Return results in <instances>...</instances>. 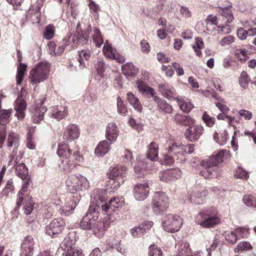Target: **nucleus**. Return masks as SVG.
<instances>
[{
  "label": "nucleus",
  "mask_w": 256,
  "mask_h": 256,
  "mask_svg": "<svg viewBox=\"0 0 256 256\" xmlns=\"http://www.w3.org/2000/svg\"><path fill=\"white\" fill-rule=\"evenodd\" d=\"M50 64L48 62H38L30 72L29 79L33 84L46 80L49 74Z\"/></svg>",
  "instance_id": "5"
},
{
  "label": "nucleus",
  "mask_w": 256,
  "mask_h": 256,
  "mask_svg": "<svg viewBox=\"0 0 256 256\" xmlns=\"http://www.w3.org/2000/svg\"><path fill=\"white\" fill-rule=\"evenodd\" d=\"M239 84L240 86L244 88L248 87V75L245 71L241 72L240 78H239Z\"/></svg>",
  "instance_id": "49"
},
{
  "label": "nucleus",
  "mask_w": 256,
  "mask_h": 256,
  "mask_svg": "<svg viewBox=\"0 0 256 256\" xmlns=\"http://www.w3.org/2000/svg\"><path fill=\"white\" fill-rule=\"evenodd\" d=\"M108 198L106 190L98 189L94 190L91 194V202L89 206V212H102L108 216L109 220L112 222L117 218V214L113 216L112 214L118 210L120 208L123 206L124 202L118 198H114L108 202L105 200Z\"/></svg>",
  "instance_id": "1"
},
{
  "label": "nucleus",
  "mask_w": 256,
  "mask_h": 256,
  "mask_svg": "<svg viewBox=\"0 0 256 256\" xmlns=\"http://www.w3.org/2000/svg\"><path fill=\"white\" fill-rule=\"evenodd\" d=\"M149 191L148 182L144 181L142 183H138L134 188V196L137 200H144L148 196Z\"/></svg>",
  "instance_id": "11"
},
{
  "label": "nucleus",
  "mask_w": 256,
  "mask_h": 256,
  "mask_svg": "<svg viewBox=\"0 0 256 256\" xmlns=\"http://www.w3.org/2000/svg\"><path fill=\"white\" fill-rule=\"evenodd\" d=\"M223 10L222 12L220 15L222 17V20H226V22H230L234 19L231 10L228 9L226 7L224 8L222 7H220Z\"/></svg>",
  "instance_id": "42"
},
{
  "label": "nucleus",
  "mask_w": 256,
  "mask_h": 256,
  "mask_svg": "<svg viewBox=\"0 0 256 256\" xmlns=\"http://www.w3.org/2000/svg\"><path fill=\"white\" fill-rule=\"evenodd\" d=\"M226 240L232 244H234L238 239L236 230L233 232H227L225 234Z\"/></svg>",
  "instance_id": "47"
},
{
  "label": "nucleus",
  "mask_w": 256,
  "mask_h": 256,
  "mask_svg": "<svg viewBox=\"0 0 256 256\" xmlns=\"http://www.w3.org/2000/svg\"><path fill=\"white\" fill-rule=\"evenodd\" d=\"M219 162H218V160H216V157L213 154L212 156H210L208 160L206 162V166L207 167H213L214 166H216L218 164Z\"/></svg>",
  "instance_id": "62"
},
{
  "label": "nucleus",
  "mask_w": 256,
  "mask_h": 256,
  "mask_svg": "<svg viewBox=\"0 0 256 256\" xmlns=\"http://www.w3.org/2000/svg\"><path fill=\"white\" fill-rule=\"evenodd\" d=\"M26 108V101L20 96L15 101L14 109L16 110V114L19 120L23 119L25 116L24 110Z\"/></svg>",
  "instance_id": "19"
},
{
  "label": "nucleus",
  "mask_w": 256,
  "mask_h": 256,
  "mask_svg": "<svg viewBox=\"0 0 256 256\" xmlns=\"http://www.w3.org/2000/svg\"><path fill=\"white\" fill-rule=\"evenodd\" d=\"M80 136V130L78 126L73 124H69L64 133V138L68 141H72L78 138Z\"/></svg>",
  "instance_id": "17"
},
{
  "label": "nucleus",
  "mask_w": 256,
  "mask_h": 256,
  "mask_svg": "<svg viewBox=\"0 0 256 256\" xmlns=\"http://www.w3.org/2000/svg\"><path fill=\"white\" fill-rule=\"evenodd\" d=\"M18 156L16 157L15 161L16 166V174L22 180H26L28 176V169L26 168V165L24 163L18 164Z\"/></svg>",
  "instance_id": "29"
},
{
  "label": "nucleus",
  "mask_w": 256,
  "mask_h": 256,
  "mask_svg": "<svg viewBox=\"0 0 256 256\" xmlns=\"http://www.w3.org/2000/svg\"><path fill=\"white\" fill-rule=\"evenodd\" d=\"M182 224V220L179 216L172 214H167L162 222L164 229L172 233L178 231Z\"/></svg>",
  "instance_id": "8"
},
{
  "label": "nucleus",
  "mask_w": 256,
  "mask_h": 256,
  "mask_svg": "<svg viewBox=\"0 0 256 256\" xmlns=\"http://www.w3.org/2000/svg\"><path fill=\"white\" fill-rule=\"evenodd\" d=\"M204 132V128L200 125H194L190 126L185 132L186 138L190 142L198 140Z\"/></svg>",
  "instance_id": "12"
},
{
  "label": "nucleus",
  "mask_w": 256,
  "mask_h": 256,
  "mask_svg": "<svg viewBox=\"0 0 256 256\" xmlns=\"http://www.w3.org/2000/svg\"><path fill=\"white\" fill-rule=\"evenodd\" d=\"M130 234L134 238H139L144 234L140 226L132 228L130 230Z\"/></svg>",
  "instance_id": "60"
},
{
  "label": "nucleus",
  "mask_w": 256,
  "mask_h": 256,
  "mask_svg": "<svg viewBox=\"0 0 256 256\" xmlns=\"http://www.w3.org/2000/svg\"><path fill=\"white\" fill-rule=\"evenodd\" d=\"M202 119L205 122L206 124L210 128L212 127L215 123L214 118L210 116L206 112L202 116Z\"/></svg>",
  "instance_id": "51"
},
{
  "label": "nucleus",
  "mask_w": 256,
  "mask_h": 256,
  "mask_svg": "<svg viewBox=\"0 0 256 256\" xmlns=\"http://www.w3.org/2000/svg\"><path fill=\"white\" fill-rule=\"evenodd\" d=\"M67 192L76 194L80 191L87 190L89 188V182L86 177L79 175L72 174L69 176L66 180Z\"/></svg>",
  "instance_id": "3"
},
{
  "label": "nucleus",
  "mask_w": 256,
  "mask_h": 256,
  "mask_svg": "<svg viewBox=\"0 0 256 256\" xmlns=\"http://www.w3.org/2000/svg\"><path fill=\"white\" fill-rule=\"evenodd\" d=\"M235 38L232 36H228L223 38L220 42L219 44L222 46H228L234 41Z\"/></svg>",
  "instance_id": "52"
},
{
  "label": "nucleus",
  "mask_w": 256,
  "mask_h": 256,
  "mask_svg": "<svg viewBox=\"0 0 256 256\" xmlns=\"http://www.w3.org/2000/svg\"><path fill=\"white\" fill-rule=\"evenodd\" d=\"M40 5L38 1L34 4L31 8L29 10V13L30 14H34L36 16V17L38 18V17L40 16Z\"/></svg>",
  "instance_id": "53"
},
{
  "label": "nucleus",
  "mask_w": 256,
  "mask_h": 256,
  "mask_svg": "<svg viewBox=\"0 0 256 256\" xmlns=\"http://www.w3.org/2000/svg\"><path fill=\"white\" fill-rule=\"evenodd\" d=\"M110 58L114 60H116L120 64L124 63L126 61V58L124 56L120 55L116 50L108 56Z\"/></svg>",
  "instance_id": "59"
},
{
  "label": "nucleus",
  "mask_w": 256,
  "mask_h": 256,
  "mask_svg": "<svg viewBox=\"0 0 256 256\" xmlns=\"http://www.w3.org/2000/svg\"><path fill=\"white\" fill-rule=\"evenodd\" d=\"M122 74L126 76H134L138 72V68L132 62H127L122 66Z\"/></svg>",
  "instance_id": "28"
},
{
  "label": "nucleus",
  "mask_w": 256,
  "mask_h": 256,
  "mask_svg": "<svg viewBox=\"0 0 256 256\" xmlns=\"http://www.w3.org/2000/svg\"><path fill=\"white\" fill-rule=\"evenodd\" d=\"M54 34V27L52 24L48 25L44 30V36L46 40L52 39Z\"/></svg>",
  "instance_id": "46"
},
{
  "label": "nucleus",
  "mask_w": 256,
  "mask_h": 256,
  "mask_svg": "<svg viewBox=\"0 0 256 256\" xmlns=\"http://www.w3.org/2000/svg\"><path fill=\"white\" fill-rule=\"evenodd\" d=\"M205 192H200L194 193L191 195L190 198V202L194 203L196 204H200L202 203L204 200Z\"/></svg>",
  "instance_id": "38"
},
{
  "label": "nucleus",
  "mask_w": 256,
  "mask_h": 256,
  "mask_svg": "<svg viewBox=\"0 0 256 256\" xmlns=\"http://www.w3.org/2000/svg\"><path fill=\"white\" fill-rule=\"evenodd\" d=\"M68 254L66 256H83L82 252L78 249L72 248L68 249Z\"/></svg>",
  "instance_id": "64"
},
{
  "label": "nucleus",
  "mask_w": 256,
  "mask_h": 256,
  "mask_svg": "<svg viewBox=\"0 0 256 256\" xmlns=\"http://www.w3.org/2000/svg\"><path fill=\"white\" fill-rule=\"evenodd\" d=\"M234 176L236 178L243 180H247L248 178V172L240 168L236 171Z\"/></svg>",
  "instance_id": "55"
},
{
  "label": "nucleus",
  "mask_w": 256,
  "mask_h": 256,
  "mask_svg": "<svg viewBox=\"0 0 256 256\" xmlns=\"http://www.w3.org/2000/svg\"><path fill=\"white\" fill-rule=\"evenodd\" d=\"M110 222L107 220H96L94 224L93 230L95 234L98 236L102 234V233L109 227Z\"/></svg>",
  "instance_id": "22"
},
{
  "label": "nucleus",
  "mask_w": 256,
  "mask_h": 256,
  "mask_svg": "<svg viewBox=\"0 0 256 256\" xmlns=\"http://www.w3.org/2000/svg\"><path fill=\"white\" fill-rule=\"evenodd\" d=\"M76 233L74 232H70L64 238V240L62 243V247L64 246L66 248L68 249H72V246L76 242L75 238Z\"/></svg>",
  "instance_id": "33"
},
{
  "label": "nucleus",
  "mask_w": 256,
  "mask_h": 256,
  "mask_svg": "<svg viewBox=\"0 0 256 256\" xmlns=\"http://www.w3.org/2000/svg\"><path fill=\"white\" fill-rule=\"evenodd\" d=\"M238 238L242 237L247 238L249 235L248 229L247 228H238L235 230Z\"/></svg>",
  "instance_id": "58"
},
{
  "label": "nucleus",
  "mask_w": 256,
  "mask_h": 256,
  "mask_svg": "<svg viewBox=\"0 0 256 256\" xmlns=\"http://www.w3.org/2000/svg\"><path fill=\"white\" fill-rule=\"evenodd\" d=\"M126 168L121 165H117L110 170L108 178L113 182V188L117 189L124 181Z\"/></svg>",
  "instance_id": "9"
},
{
  "label": "nucleus",
  "mask_w": 256,
  "mask_h": 256,
  "mask_svg": "<svg viewBox=\"0 0 256 256\" xmlns=\"http://www.w3.org/2000/svg\"><path fill=\"white\" fill-rule=\"evenodd\" d=\"M154 102L157 104L158 109L165 114H171L172 112V107L163 98L160 97H155Z\"/></svg>",
  "instance_id": "25"
},
{
  "label": "nucleus",
  "mask_w": 256,
  "mask_h": 256,
  "mask_svg": "<svg viewBox=\"0 0 256 256\" xmlns=\"http://www.w3.org/2000/svg\"><path fill=\"white\" fill-rule=\"evenodd\" d=\"M174 119L178 124L186 126L192 125L195 122L194 120L189 116L176 114L174 116Z\"/></svg>",
  "instance_id": "30"
},
{
  "label": "nucleus",
  "mask_w": 256,
  "mask_h": 256,
  "mask_svg": "<svg viewBox=\"0 0 256 256\" xmlns=\"http://www.w3.org/2000/svg\"><path fill=\"white\" fill-rule=\"evenodd\" d=\"M80 22H78L76 26V32L74 34L69 32L66 36L68 42L72 44V48H76L78 45H84L87 44L89 35L92 31L91 27L90 26L84 33L82 32Z\"/></svg>",
  "instance_id": "6"
},
{
  "label": "nucleus",
  "mask_w": 256,
  "mask_h": 256,
  "mask_svg": "<svg viewBox=\"0 0 256 256\" xmlns=\"http://www.w3.org/2000/svg\"><path fill=\"white\" fill-rule=\"evenodd\" d=\"M58 156L62 158L60 164V168L66 172H70L76 165L82 161V157L78 150L72 152L68 144L62 142L58 144L56 151Z\"/></svg>",
  "instance_id": "2"
},
{
  "label": "nucleus",
  "mask_w": 256,
  "mask_h": 256,
  "mask_svg": "<svg viewBox=\"0 0 256 256\" xmlns=\"http://www.w3.org/2000/svg\"><path fill=\"white\" fill-rule=\"evenodd\" d=\"M194 144H190L186 146H184L181 144H177L174 143L172 146H170L168 152H174L176 154L182 155L183 153V151L188 154H192L194 151Z\"/></svg>",
  "instance_id": "16"
},
{
  "label": "nucleus",
  "mask_w": 256,
  "mask_h": 256,
  "mask_svg": "<svg viewBox=\"0 0 256 256\" xmlns=\"http://www.w3.org/2000/svg\"><path fill=\"white\" fill-rule=\"evenodd\" d=\"M18 140H19V138L18 136L16 135L14 133L12 132H10L8 134V148L12 147L13 145H14V146L16 147H18Z\"/></svg>",
  "instance_id": "44"
},
{
  "label": "nucleus",
  "mask_w": 256,
  "mask_h": 256,
  "mask_svg": "<svg viewBox=\"0 0 256 256\" xmlns=\"http://www.w3.org/2000/svg\"><path fill=\"white\" fill-rule=\"evenodd\" d=\"M28 185V181H26L24 182L20 190L19 191L18 197V200L16 202V205L18 207H20L24 199V192L26 191V188Z\"/></svg>",
  "instance_id": "41"
},
{
  "label": "nucleus",
  "mask_w": 256,
  "mask_h": 256,
  "mask_svg": "<svg viewBox=\"0 0 256 256\" xmlns=\"http://www.w3.org/2000/svg\"><path fill=\"white\" fill-rule=\"evenodd\" d=\"M90 56V52L88 49L84 50L79 52V58L78 60L80 68H84L86 64L84 61H88Z\"/></svg>",
  "instance_id": "34"
},
{
  "label": "nucleus",
  "mask_w": 256,
  "mask_h": 256,
  "mask_svg": "<svg viewBox=\"0 0 256 256\" xmlns=\"http://www.w3.org/2000/svg\"><path fill=\"white\" fill-rule=\"evenodd\" d=\"M118 135V128L117 126L113 122L109 123L106 128V136L110 144L116 142Z\"/></svg>",
  "instance_id": "18"
},
{
  "label": "nucleus",
  "mask_w": 256,
  "mask_h": 256,
  "mask_svg": "<svg viewBox=\"0 0 256 256\" xmlns=\"http://www.w3.org/2000/svg\"><path fill=\"white\" fill-rule=\"evenodd\" d=\"M26 65L20 63L18 67L17 74L16 76V82L20 84L23 80L24 76L26 69Z\"/></svg>",
  "instance_id": "39"
},
{
  "label": "nucleus",
  "mask_w": 256,
  "mask_h": 256,
  "mask_svg": "<svg viewBox=\"0 0 256 256\" xmlns=\"http://www.w3.org/2000/svg\"><path fill=\"white\" fill-rule=\"evenodd\" d=\"M158 144L155 142H151L148 147V150L146 154L148 159L152 161L156 160L158 157Z\"/></svg>",
  "instance_id": "32"
},
{
  "label": "nucleus",
  "mask_w": 256,
  "mask_h": 256,
  "mask_svg": "<svg viewBox=\"0 0 256 256\" xmlns=\"http://www.w3.org/2000/svg\"><path fill=\"white\" fill-rule=\"evenodd\" d=\"M196 222L204 228H210L220 222L216 212L214 209L208 208L200 212L196 217Z\"/></svg>",
  "instance_id": "4"
},
{
  "label": "nucleus",
  "mask_w": 256,
  "mask_h": 256,
  "mask_svg": "<svg viewBox=\"0 0 256 256\" xmlns=\"http://www.w3.org/2000/svg\"><path fill=\"white\" fill-rule=\"evenodd\" d=\"M100 212H89V209L86 215L83 217L80 222V227L83 230H90L92 229L94 224L95 223L96 220L98 218V214Z\"/></svg>",
  "instance_id": "13"
},
{
  "label": "nucleus",
  "mask_w": 256,
  "mask_h": 256,
  "mask_svg": "<svg viewBox=\"0 0 256 256\" xmlns=\"http://www.w3.org/2000/svg\"><path fill=\"white\" fill-rule=\"evenodd\" d=\"M242 201L248 206L256 207V198L251 195H244Z\"/></svg>",
  "instance_id": "45"
},
{
  "label": "nucleus",
  "mask_w": 256,
  "mask_h": 256,
  "mask_svg": "<svg viewBox=\"0 0 256 256\" xmlns=\"http://www.w3.org/2000/svg\"><path fill=\"white\" fill-rule=\"evenodd\" d=\"M149 256H163V253L162 250L156 246L154 244H152L149 247Z\"/></svg>",
  "instance_id": "48"
},
{
  "label": "nucleus",
  "mask_w": 256,
  "mask_h": 256,
  "mask_svg": "<svg viewBox=\"0 0 256 256\" xmlns=\"http://www.w3.org/2000/svg\"><path fill=\"white\" fill-rule=\"evenodd\" d=\"M92 38L96 46L99 48L104 43V40L100 30L94 27L93 30Z\"/></svg>",
  "instance_id": "36"
},
{
  "label": "nucleus",
  "mask_w": 256,
  "mask_h": 256,
  "mask_svg": "<svg viewBox=\"0 0 256 256\" xmlns=\"http://www.w3.org/2000/svg\"><path fill=\"white\" fill-rule=\"evenodd\" d=\"M158 90L162 95L168 99L174 98L175 96V90L174 88L168 84H162L158 86Z\"/></svg>",
  "instance_id": "21"
},
{
  "label": "nucleus",
  "mask_w": 256,
  "mask_h": 256,
  "mask_svg": "<svg viewBox=\"0 0 256 256\" xmlns=\"http://www.w3.org/2000/svg\"><path fill=\"white\" fill-rule=\"evenodd\" d=\"M168 207V198L162 192H156L152 202L153 212L157 215L161 214Z\"/></svg>",
  "instance_id": "7"
},
{
  "label": "nucleus",
  "mask_w": 256,
  "mask_h": 256,
  "mask_svg": "<svg viewBox=\"0 0 256 256\" xmlns=\"http://www.w3.org/2000/svg\"><path fill=\"white\" fill-rule=\"evenodd\" d=\"M172 180L180 178L182 176V172L178 168L168 170Z\"/></svg>",
  "instance_id": "54"
},
{
  "label": "nucleus",
  "mask_w": 256,
  "mask_h": 256,
  "mask_svg": "<svg viewBox=\"0 0 256 256\" xmlns=\"http://www.w3.org/2000/svg\"><path fill=\"white\" fill-rule=\"evenodd\" d=\"M159 176L160 180L163 182H167L172 180L168 170H165L160 172Z\"/></svg>",
  "instance_id": "56"
},
{
  "label": "nucleus",
  "mask_w": 256,
  "mask_h": 256,
  "mask_svg": "<svg viewBox=\"0 0 256 256\" xmlns=\"http://www.w3.org/2000/svg\"><path fill=\"white\" fill-rule=\"evenodd\" d=\"M153 223L151 222L147 221L144 222H142L140 226L142 230L143 233L144 234L147 232L148 230L151 228L152 226Z\"/></svg>",
  "instance_id": "63"
},
{
  "label": "nucleus",
  "mask_w": 256,
  "mask_h": 256,
  "mask_svg": "<svg viewBox=\"0 0 256 256\" xmlns=\"http://www.w3.org/2000/svg\"><path fill=\"white\" fill-rule=\"evenodd\" d=\"M180 12L182 17L187 18L192 16V14L190 9L185 6H182L180 9Z\"/></svg>",
  "instance_id": "61"
},
{
  "label": "nucleus",
  "mask_w": 256,
  "mask_h": 256,
  "mask_svg": "<svg viewBox=\"0 0 256 256\" xmlns=\"http://www.w3.org/2000/svg\"><path fill=\"white\" fill-rule=\"evenodd\" d=\"M65 222L61 218L52 220L46 227V234L52 237H56L61 234L64 228Z\"/></svg>",
  "instance_id": "10"
},
{
  "label": "nucleus",
  "mask_w": 256,
  "mask_h": 256,
  "mask_svg": "<svg viewBox=\"0 0 256 256\" xmlns=\"http://www.w3.org/2000/svg\"><path fill=\"white\" fill-rule=\"evenodd\" d=\"M116 105L118 114L122 116H126L128 110L121 98L120 96L116 98Z\"/></svg>",
  "instance_id": "40"
},
{
  "label": "nucleus",
  "mask_w": 256,
  "mask_h": 256,
  "mask_svg": "<svg viewBox=\"0 0 256 256\" xmlns=\"http://www.w3.org/2000/svg\"><path fill=\"white\" fill-rule=\"evenodd\" d=\"M126 99L134 110L138 112H142V106L139 99L135 94L130 92H128L126 94Z\"/></svg>",
  "instance_id": "27"
},
{
  "label": "nucleus",
  "mask_w": 256,
  "mask_h": 256,
  "mask_svg": "<svg viewBox=\"0 0 256 256\" xmlns=\"http://www.w3.org/2000/svg\"><path fill=\"white\" fill-rule=\"evenodd\" d=\"M110 142L108 140H102L99 142L95 149V154L98 156H102L107 154L110 149Z\"/></svg>",
  "instance_id": "26"
},
{
  "label": "nucleus",
  "mask_w": 256,
  "mask_h": 256,
  "mask_svg": "<svg viewBox=\"0 0 256 256\" xmlns=\"http://www.w3.org/2000/svg\"><path fill=\"white\" fill-rule=\"evenodd\" d=\"M70 46V48H74L72 47V44H70L66 37L64 40L62 44H58V45L54 42H50L48 44V48L49 52L52 55H60L62 54L64 50V46Z\"/></svg>",
  "instance_id": "14"
},
{
  "label": "nucleus",
  "mask_w": 256,
  "mask_h": 256,
  "mask_svg": "<svg viewBox=\"0 0 256 256\" xmlns=\"http://www.w3.org/2000/svg\"><path fill=\"white\" fill-rule=\"evenodd\" d=\"M46 107L42 106V102L39 107H36L34 111L32 112V122L36 124H38L44 118V114L46 112Z\"/></svg>",
  "instance_id": "24"
},
{
  "label": "nucleus",
  "mask_w": 256,
  "mask_h": 256,
  "mask_svg": "<svg viewBox=\"0 0 256 256\" xmlns=\"http://www.w3.org/2000/svg\"><path fill=\"white\" fill-rule=\"evenodd\" d=\"M176 100L178 102L180 110L186 113L189 112L194 108L191 102H186L181 98L176 97Z\"/></svg>",
  "instance_id": "35"
},
{
  "label": "nucleus",
  "mask_w": 256,
  "mask_h": 256,
  "mask_svg": "<svg viewBox=\"0 0 256 256\" xmlns=\"http://www.w3.org/2000/svg\"><path fill=\"white\" fill-rule=\"evenodd\" d=\"M34 242L30 236L25 237L21 244V254L30 256L32 254Z\"/></svg>",
  "instance_id": "15"
},
{
  "label": "nucleus",
  "mask_w": 256,
  "mask_h": 256,
  "mask_svg": "<svg viewBox=\"0 0 256 256\" xmlns=\"http://www.w3.org/2000/svg\"><path fill=\"white\" fill-rule=\"evenodd\" d=\"M252 248V246L249 242L244 241L238 244L235 248V252H238L240 251L251 250Z\"/></svg>",
  "instance_id": "50"
},
{
  "label": "nucleus",
  "mask_w": 256,
  "mask_h": 256,
  "mask_svg": "<svg viewBox=\"0 0 256 256\" xmlns=\"http://www.w3.org/2000/svg\"><path fill=\"white\" fill-rule=\"evenodd\" d=\"M147 164L143 161H137L134 167V171L138 174L144 175Z\"/></svg>",
  "instance_id": "43"
},
{
  "label": "nucleus",
  "mask_w": 256,
  "mask_h": 256,
  "mask_svg": "<svg viewBox=\"0 0 256 256\" xmlns=\"http://www.w3.org/2000/svg\"><path fill=\"white\" fill-rule=\"evenodd\" d=\"M11 114V111L10 110H1L0 107V124L4 126L9 121V118Z\"/></svg>",
  "instance_id": "37"
},
{
  "label": "nucleus",
  "mask_w": 256,
  "mask_h": 256,
  "mask_svg": "<svg viewBox=\"0 0 256 256\" xmlns=\"http://www.w3.org/2000/svg\"><path fill=\"white\" fill-rule=\"evenodd\" d=\"M122 162L125 163H130L132 162L133 159L132 153L128 150L126 149L122 156Z\"/></svg>",
  "instance_id": "57"
},
{
  "label": "nucleus",
  "mask_w": 256,
  "mask_h": 256,
  "mask_svg": "<svg viewBox=\"0 0 256 256\" xmlns=\"http://www.w3.org/2000/svg\"><path fill=\"white\" fill-rule=\"evenodd\" d=\"M68 112V110L66 107L56 106L52 109L51 116L52 117L59 121L66 116Z\"/></svg>",
  "instance_id": "23"
},
{
  "label": "nucleus",
  "mask_w": 256,
  "mask_h": 256,
  "mask_svg": "<svg viewBox=\"0 0 256 256\" xmlns=\"http://www.w3.org/2000/svg\"><path fill=\"white\" fill-rule=\"evenodd\" d=\"M76 206V202L74 200H70L60 206L58 210L59 213L62 216H70L73 213Z\"/></svg>",
  "instance_id": "20"
},
{
  "label": "nucleus",
  "mask_w": 256,
  "mask_h": 256,
  "mask_svg": "<svg viewBox=\"0 0 256 256\" xmlns=\"http://www.w3.org/2000/svg\"><path fill=\"white\" fill-rule=\"evenodd\" d=\"M191 250L187 242H182L178 244L176 256H190Z\"/></svg>",
  "instance_id": "31"
}]
</instances>
